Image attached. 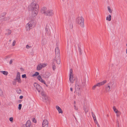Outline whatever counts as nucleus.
I'll use <instances>...</instances> for the list:
<instances>
[{"label":"nucleus","mask_w":127,"mask_h":127,"mask_svg":"<svg viewBox=\"0 0 127 127\" xmlns=\"http://www.w3.org/2000/svg\"><path fill=\"white\" fill-rule=\"evenodd\" d=\"M38 5L36 2L34 1L29 6L28 8L29 11H32V14L34 15H36L38 12Z\"/></svg>","instance_id":"1"},{"label":"nucleus","mask_w":127,"mask_h":127,"mask_svg":"<svg viewBox=\"0 0 127 127\" xmlns=\"http://www.w3.org/2000/svg\"><path fill=\"white\" fill-rule=\"evenodd\" d=\"M41 11L42 14L47 16H52L54 15V13L53 10L48 9L45 7H42Z\"/></svg>","instance_id":"2"},{"label":"nucleus","mask_w":127,"mask_h":127,"mask_svg":"<svg viewBox=\"0 0 127 127\" xmlns=\"http://www.w3.org/2000/svg\"><path fill=\"white\" fill-rule=\"evenodd\" d=\"M55 57L54 59V62H56L57 64L60 63V53L59 49L58 47H57L55 49Z\"/></svg>","instance_id":"3"},{"label":"nucleus","mask_w":127,"mask_h":127,"mask_svg":"<svg viewBox=\"0 0 127 127\" xmlns=\"http://www.w3.org/2000/svg\"><path fill=\"white\" fill-rule=\"evenodd\" d=\"M84 19L82 16L78 17L76 19V23L79 24L82 28L84 27Z\"/></svg>","instance_id":"4"},{"label":"nucleus","mask_w":127,"mask_h":127,"mask_svg":"<svg viewBox=\"0 0 127 127\" xmlns=\"http://www.w3.org/2000/svg\"><path fill=\"white\" fill-rule=\"evenodd\" d=\"M34 21L32 19L27 24L26 27L27 31H29L32 28L34 25Z\"/></svg>","instance_id":"5"},{"label":"nucleus","mask_w":127,"mask_h":127,"mask_svg":"<svg viewBox=\"0 0 127 127\" xmlns=\"http://www.w3.org/2000/svg\"><path fill=\"white\" fill-rule=\"evenodd\" d=\"M76 79V76L73 74L72 69H70L69 77L70 82L72 83H73L74 80H75Z\"/></svg>","instance_id":"6"},{"label":"nucleus","mask_w":127,"mask_h":127,"mask_svg":"<svg viewBox=\"0 0 127 127\" xmlns=\"http://www.w3.org/2000/svg\"><path fill=\"white\" fill-rule=\"evenodd\" d=\"M34 87L39 92H40L42 91V87L39 84H37L36 83H34Z\"/></svg>","instance_id":"7"},{"label":"nucleus","mask_w":127,"mask_h":127,"mask_svg":"<svg viewBox=\"0 0 127 127\" xmlns=\"http://www.w3.org/2000/svg\"><path fill=\"white\" fill-rule=\"evenodd\" d=\"M47 65V64H39L37 66V70L38 71L40 70L43 68L45 67Z\"/></svg>","instance_id":"8"},{"label":"nucleus","mask_w":127,"mask_h":127,"mask_svg":"<svg viewBox=\"0 0 127 127\" xmlns=\"http://www.w3.org/2000/svg\"><path fill=\"white\" fill-rule=\"evenodd\" d=\"M15 80H17V81L19 83H21V79H20V73L18 72L16 77V78L15 79Z\"/></svg>","instance_id":"9"},{"label":"nucleus","mask_w":127,"mask_h":127,"mask_svg":"<svg viewBox=\"0 0 127 127\" xmlns=\"http://www.w3.org/2000/svg\"><path fill=\"white\" fill-rule=\"evenodd\" d=\"M42 127H48V123L46 120H43L42 123Z\"/></svg>","instance_id":"10"},{"label":"nucleus","mask_w":127,"mask_h":127,"mask_svg":"<svg viewBox=\"0 0 127 127\" xmlns=\"http://www.w3.org/2000/svg\"><path fill=\"white\" fill-rule=\"evenodd\" d=\"M56 108L58 111L59 113L62 114L63 113V111L61 108L58 106L57 105L56 106Z\"/></svg>","instance_id":"11"},{"label":"nucleus","mask_w":127,"mask_h":127,"mask_svg":"<svg viewBox=\"0 0 127 127\" xmlns=\"http://www.w3.org/2000/svg\"><path fill=\"white\" fill-rule=\"evenodd\" d=\"M37 78L39 81L41 82V83H43L44 84H45L47 86V85L46 84L45 81L43 79H42L40 76L39 75L37 77Z\"/></svg>","instance_id":"12"},{"label":"nucleus","mask_w":127,"mask_h":127,"mask_svg":"<svg viewBox=\"0 0 127 127\" xmlns=\"http://www.w3.org/2000/svg\"><path fill=\"white\" fill-rule=\"evenodd\" d=\"M106 82V80H104L102 82L98 83L96 84L97 86L99 87L101 85H103Z\"/></svg>","instance_id":"13"},{"label":"nucleus","mask_w":127,"mask_h":127,"mask_svg":"<svg viewBox=\"0 0 127 127\" xmlns=\"http://www.w3.org/2000/svg\"><path fill=\"white\" fill-rule=\"evenodd\" d=\"M75 91L80 90V87L79 84L76 83L75 84Z\"/></svg>","instance_id":"14"},{"label":"nucleus","mask_w":127,"mask_h":127,"mask_svg":"<svg viewBox=\"0 0 127 127\" xmlns=\"http://www.w3.org/2000/svg\"><path fill=\"white\" fill-rule=\"evenodd\" d=\"M47 43V40L45 39H43L42 41L41 44L42 46L45 45Z\"/></svg>","instance_id":"15"},{"label":"nucleus","mask_w":127,"mask_h":127,"mask_svg":"<svg viewBox=\"0 0 127 127\" xmlns=\"http://www.w3.org/2000/svg\"><path fill=\"white\" fill-rule=\"evenodd\" d=\"M50 75V73L48 72L45 73L44 74L43 77L45 78H48Z\"/></svg>","instance_id":"16"},{"label":"nucleus","mask_w":127,"mask_h":127,"mask_svg":"<svg viewBox=\"0 0 127 127\" xmlns=\"http://www.w3.org/2000/svg\"><path fill=\"white\" fill-rule=\"evenodd\" d=\"M42 98L44 102H46L48 100V97L46 95L44 97H42Z\"/></svg>","instance_id":"17"},{"label":"nucleus","mask_w":127,"mask_h":127,"mask_svg":"<svg viewBox=\"0 0 127 127\" xmlns=\"http://www.w3.org/2000/svg\"><path fill=\"white\" fill-rule=\"evenodd\" d=\"M25 125L27 127H30L31 125V122L30 121L28 120L27 121Z\"/></svg>","instance_id":"18"},{"label":"nucleus","mask_w":127,"mask_h":127,"mask_svg":"<svg viewBox=\"0 0 127 127\" xmlns=\"http://www.w3.org/2000/svg\"><path fill=\"white\" fill-rule=\"evenodd\" d=\"M84 110L85 113L86 114L88 111V107L85 106H84Z\"/></svg>","instance_id":"19"},{"label":"nucleus","mask_w":127,"mask_h":127,"mask_svg":"<svg viewBox=\"0 0 127 127\" xmlns=\"http://www.w3.org/2000/svg\"><path fill=\"white\" fill-rule=\"evenodd\" d=\"M6 33H5V34L7 35H10L11 32V31L9 30H6Z\"/></svg>","instance_id":"20"},{"label":"nucleus","mask_w":127,"mask_h":127,"mask_svg":"<svg viewBox=\"0 0 127 127\" xmlns=\"http://www.w3.org/2000/svg\"><path fill=\"white\" fill-rule=\"evenodd\" d=\"M111 16L110 15H109L108 16L106 17V20L109 21H110L111 20Z\"/></svg>","instance_id":"21"},{"label":"nucleus","mask_w":127,"mask_h":127,"mask_svg":"<svg viewBox=\"0 0 127 127\" xmlns=\"http://www.w3.org/2000/svg\"><path fill=\"white\" fill-rule=\"evenodd\" d=\"M0 72H1L2 73L5 75H7L8 73V72L6 71H0Z\"/></svg>","instance_id":"22"},{"label":"nucleus","mask_w":127,"mask_h":127,"mask_svg":"<svg viewBox=\"0 0 127 127\" xmlns=\"http://www.w3.org/2000/svg\"><path fill=\"white\" fill-rule=\"evenodd\" d=\"M56 62H56H54V60H53V63H52V65H53V69L54 70H55V69H56V66L55 64V62Z\"/></svg>","instance_id":"23"},{"label":"nucleus","mask_w":127,"mask_h":127,"mask_svg":"<svg viewBox=\"0 0 127 127\" xmlns=\"http://www.w3.org/2000/svg\"><path fill=\"white\" fill-rule=\"evenodd\" d=\"M110 85H108L107 86V87H106V90L108 92L110 91Z\"/></svg>","instance_id":"24"},{"label":"nucleus","mask_w":127,"mask_h":127,"mask_svg":"<svg viewBox=\"0 0 127 127\" xmlns=\"http://www.w3.org/2000/svg\"><path fill=\"white\" fill-rule=\"evenodd\" d=\"M113 109L114 110V111L116 113H117L119 112V111L114 106L113 107Z\"/></svg>","instance_id":"25"},{"label":"nucleus","mask_w":127,"mask_h":127,"mask_svg":"<svg viewBox=\"0 0 127 127\" xmlns=\"http://www.w3.org/2000/svg\"><path fill=\"white\" fill-rule=\"evenodd\" d=\"M78 94V95H80L81 94V91L80 90L77 91H75Z\"/></svg>","instance_id":"26"},{"label":"nucleus","mask_w":127,"mask_h":127,"mask_svg":"<svg viewBox=\"0 0 127 127\" xmlns=\"http://www.w3.org/2000/svg\"><path fill=\"white\" fill-rule=\"evenodd\" d=\"M92 117L94 119V121H95V120H96V117L95 115V114H93V113L92 112Z\"/></svg>","instance_id":"27"},{"label":"nucleus","mask_w":127,"mask_h":127,"mask_svg":"<svg viewBox=\"0 0 127 127\" xmlns=\"http://www.w3.org/2000/svg\"><path fill=\"white\" fill-rule=\"evenodd\" d=\"M107 8L109 12L110 13H112V10L110 9V7L108 6Z\"/></svg>","instance_id":"28"},{"label":"nucleus","mask_w":127,"mask_h":127,"mask_svg":"<svg viewBox=\"0 0 127 127\" xmlns=\"http://www.w3.org/2000/svg\"><path fill=\"white\" fill-rule=\"evenodd\" d=\"M41 91V94L42 95V97H44L46 95L45 94L44 92L42 91Z\"/></svg>","instance_id":"29"},{"label":"nucleus","mask_w":127,"mask_h":127,"mask_svg":"<svg viewBox=\"0 0 127 127\" xmlns=\"http://www.w3.org/2000/svg\"><path fill=\"white\" fill-rule=\"evenodd\" d=\"M39 74V72H36L35 74H33V76H37Z\"/></svg>","instance_id":"30"},{"label":"nucleus","mask_w":127,"mask_h":127,"mask_svg":"<svg viewBox=\"0 0 127 127\" xmlns=\"http://www.w3.org/2000/svg\"><path fill=\"white\" fill-rule=\"evenodd\" d=\"M22 106V105L21 104H19V105L18 108L19 110H20L21 109Z\"/></svg>","instance_id":"31"},{"label":"nucleus","mask_w":127,"mask_h":127,"mask_svg":"<svg viewBox=\"0 0 127 127\" xmlns=\"http://www.w3.org/2000/svg\"><path fill=\"white\" fill-rule=\"evenodd\" d=\"M13 85H16V81L15 79H14L13 82Z\"/></svg>","instance_id":"32"},{"label":"nucleus","mask_w":127,"mask_h":127,"mask_svg":"<svg viewBox=\"0 0 127 127\" xmlns=\"http://www.w3.org/2000/svg\"><path fill=\"white\" fill-rule=\"evenodd\" d=\"M32 48V46H30L29 45H27L26 46V48L27 49H29L31 48Z\"/></svg>","instance_id":"33"},{"label":"nucleus","mask_w":127,"mask_h":127,"mask_svg":"<svg viewBox=\"0 0 127 127\" xmlns=\"http://www.w3.org/2000/svg\"><path fill=\"white\" fill-rule=\"evenodd\" d=\"M9 121L11 122H13V117H10L9 118Z\"/></svg>","instance_id":"34"},{"label":"nucleus","mask_w":127,"mask_h":127,"mask_svg":"<svg viewBox=\"0 0 127 127\" xmlns=\"http://www.w3.org/2000/svg\"><path fill=\"white\" fill-rule=\"evenodd\" d=\"M97 86H96V85H94L93 87H92V89L93 90H95V88H96V87H97Z\"/></svg>","instance_id":"35"},{"label":"nucleus","mask_w":127,"mask_h":127,"mask_svg":"<svg viewBox=\"0 0 127 127\" xmlns=\"http://www.w3.org/2000/svg\"><path fill=\"white\" fill-rule=\"evenodd\" d=\"M16 43V41L15 40H14L12 43V45L14 46L15 45Z\"/></svg>","instance_id":"36"},{"label":"nucleus","mask_w":127,"mask_h":127,"mask_svg":"<svg viewBox=\"0 0 127 127\" xmlns=\"http://www.w3.org/2000/svg\"><path fill=\"white\" fill-rule=\"evenodd\" d=\"M22 78H24L26 77V75L25 74H23L22 75Z\"/></svg>","instance_id":"37"},{"label":"nucleus","mask_w":127,"mask_h":127,"mask_svg":"<svg viewBox=\"0 0 127 127\" xmlns=\"http://www.w3.org/2000/svg\"><path fill=\"white\" fill-rule=\"evenodd\" d=\"M13 62V60L12 59H11L10 60L9 63L10 64H12V63Z\"/></svg>","instance_id":"38"},{"label":"nucleus","mask_w":127,"mask_h":127,"mask_svg":"<svg viewBox=\"0 0 127 127\" xmlns=\"http://www.w3.org/2000/svg\"><path fill=\"white\" fill-rule=\"evenodd\" d=\"M70 28V29H72L73 28V26L72 24H71L69 26Z\"/></svg>","instance_id":"39"},{"label":"nucleus","mask_w":127,"mask_h":127,"mask_svg":"<svg viewBox=\"0 0 127 127\" xmlns=\"http://www.w3.org/2000/svg\"><path fill=\"white\" fill-rule=\"evenodd\" d=\"M10 18L9 17H6V18L5 19V20H8L10 19Z\"/></svg>","instance_id":"40"},{"label":"nucleus","mask_w":127,"mask_h":127,"mask_svg":"<svg viewBox=\"0 0 127 127\" xmlns=\"http://www.w3.org/2000/svg\"><path fill=\"white\" fill-rule=\"evenodd\" d=\"M21 90L20 89H19V90H17V92L18 93L20 94V93L21 92Z\"/></svg>","instance_id":"41"},{"label":"nucleus","mask_w":127,"mask_h":127,"mask_svg":"<svg viewBox=\"0 0 127 127\" xmlns=\"http://www.w3.org/2000/svg\"><path fill=\"white\" fill-rule=\"evenodd\" d=\"M74 109L76 110H77L78 109V108L76 107L75 105H74Z\"/></svg>","instance_id":"42"},{"label":"nucleus","mask_w":127,"mask_h":127,"mask_svg":"<svg viewBox=\"0 0 127 127\" xmlns=\"http://www.w3.org/2000/svg\"><path fill=\"white\" fill-rule=\"evenodd\" d=\"M117 114L116 115L117 117H118L120 116V114L118 112L117 113H116Z\"/></svg>","instance_id":"43"},{"label":"nucleus","mask_w":127,"mask_h":127,"mask_svg":"<svg viewBox=\"0 0 127 127\" xmlns=\"http://www.w3.org/2000/svg\"><path fill=\"white\" fill-rule=\"evenodd\" d=\"M47 26L45 28V31H46V33L47 32V31H48V28H47Z\"/></svg>","instance_id":"44"},{"label":"nucleus","mask_w":127,"mask_h":127,"mask_svg":"<svg viewBox=\"0 0 127 127\" xmlns=\"http://www.w3.org/2000/svg\"><path fill=\"white\" fill-rule=\"evenodd\" d=\"M22 127H27V126L25 124H23V125Z\"/></svg>","instance_id":"45"},{"label":"nucleus","mask_w":127,"mask_h":127,"mask_svg":"<svg viewBox=\"0 0 127 127\" xmlns=\"http://www.w3.org/2000/svg\"><path fill=\"white\" fill-rule=\"evenodd\" d=\"M78 49L79 50V52H80V53H81V49L79 47V46H78Z\"/></svg>","instance_id":"46"},{"label":"nucleus","mask_w":127,"mask_h":127,"mask_svg":"<svg viewBox=\"0 0 127 127\" xmlns=\"http://www.w3.org/2000/svg\"><path fill=\"white\" fill-rule=\"evenodd\" d=\"M23 96H20V97H19V98H20V99H22L23 98Z\"/></svg>","instance_id":"47"},{"label":"nucleus","mask_w":127,"mask_h":127,"mask_svg":"<svg viewBox=\"0 0 127 127\" xmlns=\"http://www.w3.org/2000/svg\"><path fill=\"white\" fill-rule=\"evenodd\" d=\"M95 123L97 124V123H98L97 121L96 120H96H95V121H94Z\"/></svg>","instance_id":"48"},{"label":"nucleus","mask_w":127,"mask_h":127,"mask_svg":"<svg viewBox=\"0 0 127 127\" xmlns=\"http://www.w3.org/2000/svg\"><path fill=\"white\" fill-rule=\"evenodd\" d=\"M96 125L98 127H100V126L98 123H97Z\"/></svg>","instance_id":"49"},{"label":"nucleus","mask_w":127,"mask_h":127,"mask_svg":"<svg viewBox=\"0 0 127 127\" xmlns=\"http://www.w3.org/2000/svg\"><path fill=\"white\" fill-rule=\"evenodd\" d=\"M6 13L5 12H4L2 14L3 16L4 15H5L6 14Z\"/></svg>","instance_id":"50"},{"label":"nucleus","mask_w":127,"mask_h":127,"mask_svg":"<svg viewBox=\"0 0 127 127\" xmlns=\"http://www.w3.org/2000/svg\"><path fill=\"white\" fill-rule=\"evenodd\" d=\"M33 122H34V123H36V120H34L33 119Z\"/></svg>","instance_id":"51"},{"label":"nucleus","mask_w":127,"mask_h":127,"mask_svg":"<svg viewBox=\"0 0 127 127\" xmlns=\"http://www.w3.org/2000/svg\"><path fill=\"white\" fill-rule=\"evenodd\" d=\"M2 82L1 81V80L0 79V85L1 84Z\"/></svg>","instance_id":"52"},{"label":"nucleus","mask_w":127,"mask_h":127,"mask_svg":"<svg viewBox=\"0 0 127 127\" xmlns=\"http://www.w3.org/2000/svg\"><path fill=\"white\" fill-rule=\"evenodd\" d=\"M72 88H70V91H71V92H72Z\"/></svg>","instance_id":"53"},{"label":"nucleus","mask_w":127,"mask_h":127,"mask_svg":"<svg viewBox=\"0 0 127 127\" xmlns=\"http://www.w3.org/2000/svg\"><path fill=\"white\" fill-rule=\"evenodd\" d=\"M21 70H22V71H23L24 70V69L22 68H21Z\"/></svg>","instance_id":"54"},{"label":"nucleus","mask_w":127,"mask_h":127,"mask_svg":"<svg viewBox=\"0 0 127 127\" xmlns=\"http://www.w3.org/2000/svg\"><path fill=\"white\" fill-rule=\"evenodd\" d=\"M76 104V102H75V101H74V104Z\"/></svg>","instance_id":"55"},{"label":"nucleus","mask_w":127,"mask_h":127,"mask_svg":"<svg viewBox=\"0 0 127 127\" xmlns=\"http://www.w3.org/2000/svg\"><path fill=\"white\" fill-rule=\"evenodd\" d=\"M126 53L127 54V48L126 49Z\"/></svg>","instance_id":"56"},{"label":"nucleus","mask_w":127,"mask_h":127,"mask_svg":"<svg viewBox=\"0 0 127 127\" xmlns=\"http://www.w3.org/2000/svg\"><path fill=\"white\" fill-rule=\"evenodd\" d=\"M11 41V39H10V40H9V42H10Z\"/></svg>","instance_id":"57"}]
</instances>
